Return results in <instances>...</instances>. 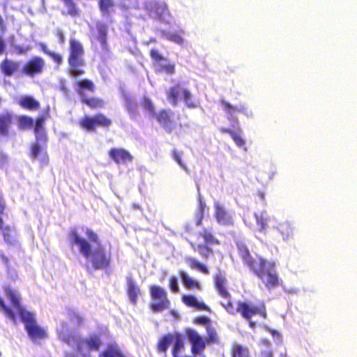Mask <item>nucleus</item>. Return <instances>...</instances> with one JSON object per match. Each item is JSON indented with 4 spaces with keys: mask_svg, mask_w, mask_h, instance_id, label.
<instances>
[{
    "mask_svg": "<svg viewBox=\"0 0 357 357\" xmlns=\"http://www.w3.org/2000/svg\"><path fill=\"white\" fill-rule=\"evenodd\" d=\"M75 90L79 95L80 101L91 110H100L105 107V101L100 97H88L86 92L93 93L96 91V86L93 82L89 79H79L75 82Z\"/></svg>",
    "mask_w": 357,
    "mask_h": 357,
    "instance_id": "obj_5",
    "label": "nucleus"
},
{
    "mask_svg": "<svg viewBox=\"0 0 357 357\" xmlns=\"http://www.w3.org/2000/svg\"><path fill=\"white\" fill-rule=\"evenodd\" d=\"M115 6L114 0H98V8L103 16H109Z\"/></svg>",
    "mask_w": 357,
    "mask_h": 357,
    "instance_id": "obj_38",
    "label": "nucleus"
},
{
    "mask_svg": "<svg viewBox=\"0 0 357 357\" xmlns=\"http://www.w3.org/2000/svg\"><path fill=\"white\" fill-rule=\"evenodd\" d=\"M248 321L249 322V326L252 328H255L256 323L255 321H252V319H250V321Z\"/></svg>",
    "mask_w": 357,
    "mask_h": 357,
    "instance_id": "obj_64",
    "label": "nucleus"
},
{
    "mask_svg": "<svg viewBox=\"0 0 357 357\" xmlns=\"http://www.w3.org/2000/svg\"><path fill=\"white\" fill-rule=\"evenodd\" d=\"M98 31V40L100 41L102 47L105 49L107 48V26L105 23L97 24Z\"/></svg>",
    "mask_w": 357,
    "mask_h": 357,
    "instance_id": "obj_40",
    "label": "nucleus"
},
{
    "mask_svg": "<svg viewBox=\"0 0 357 357\" xmlns=\"http://www.w3.org/2000/svg\"><path fill=\"white\" fill-rule=\"evenodd\" d=\"M238 252L243 262L264 284L268 289L280 285V278L275 262L268 261L261 256H251L248 248L243 243L237 245Z\"/></svg>",
    "mask_w": 357,
    "mask_h": 357,
    "instance_id": "obj_2",
    "label": "nucleus"
},
{
    "mask_svg": "<svg viewBox=\"0 0 357 357\" xmlns=\"http://www.w3.org/2000/svg\"><path fill=\"white\" fill-rule=\"evenodd\" d=\"M211 245L200 243L197 246L192 245L193 250L197 251L204 259H208L213 255V250L210 248Z\"/></svg>",
    "mask_w": 357,
    "mask_h": 357,
    "instance_id": "obj_42",
    "label": "nucleus"
},
{
    "mask_svg": "<svg viewBox=\"0 0 357 357\" xmlns=\"http://www.w3.org/2000/svg\"><path fill=\"white\" fill-rule=\"evenodd\" d=\"M275 228L285 241L289 240L294 236V228L287 220L278 222Z\"/></svg>",
    "mask_w": 357,
    "mask_h": 357,
    "instance_id": "obj_29",
    "label": "nucleus"
},
{
    "mask_svg": "<svg viewBox=\"0 0 357 357\" xmlns=\"http://www.w3.org/2000/svg\"><path fill=\"white\" fill-rule=\"evenodd\" d=\"M5 47H6L5 41L1 37H0V55L4 52Z\"/></svg>",
    "mask_w": 357,
    "mask_h": 357,
    "instance_id": "obj_60",
    "label": "nucleus"
},
{
    "mask_svg": "<svg viewBox=\"0 0 357 357\" xmlns=\"http://www.w3.org/2000/svg\"><path fill=\"white\" fill-rule=\"evenodd\" d=\"M194 323L197 324L204 325L206 327L211 324V320L206 316L197 317L194 319Z\"/></svg>",
    "mask_w": 357,
    "mask_h": 357,
    "instance_id": "obj_53",
    "label": "nucleus"
},
{
    "mask_svg": "<svg viewBox=\"0 0 357 357\" xmlns=\"http://www.w3.org/2000/svg\"><path fill=\"white\" fill-rule=\"evenodd\" d=\"M169 288L173 293H178L179 291V287L177 282V279L175 276H171L169 279Z\"/></svg>",
    "mask_w": 357,
    "mask_h": 357,
    "instance_id": "obj_51",
    "label": "nucleus"
},
{
    "mask_svg": "<svg viewBox=\"0 0 357 357\" xmlns=\"http://www.w3.org/2000/svg\"><path fill=\"white\" fill-rule=\"evenodd\" d=\"M142 106L154 118L158 112H156L154 104L149 98H144Z\"/></svg>",
    "mask_w": 357,
    "mask_h": 357,
    "instance_id": "obj_46",
    "label": "nucleus"
},
{
    "mask_svg": "<svg viewBox=\"0 0 357 357\" xmlns=\"http://www.w3.org/2000/svg\"><path fill=\"white\" fill-rule=\"evenodd\" d=\"M20 66L19 61L5 57L0 62V72L3 76L10 77L19 72Z\"/></svg>",
    "mask_w": 357,
    "mask_h": 357,
    "instance_id": "obj_19",
    "label": "nucleus"
},
{
    "mask_svg": "<svg viewBox=\"0 0 357 357\" xmlns=\"http://www.w3.org/2000/svg\"><path fill=\"white\" fill-rule=\"evenodd\" d=\"M0 307L3 309L6 315L9 317L10 319H12L13 321H15V315L13 311L6 306L4 303V301L3 299L0 297Z\"/></svg>",
    "mask_w": 357,
    "mask_h": 357,
    "instance_id": "obj_49",
    "label": "nucleus"
},
{
    "mask_svg": "<svg viewBox=\"0 0 357 357\" xmlns=\"http://www.w3.org/2000/svg\"><path fill=\"white\" fill-rule=\"evenodd\" d=\"M149 291L151 299L158 301L150 305V309L153 312H159L169 307L170 301L167 298V292L165 289L160 286L153 284L149 287Z\"/></svg>",
    "mask_w": 357,
    "mask_h": 357,
    "instance_id": "obj_8",
    "label": "nucleus"
},
{
    "mask_svg": "<svg viewBox=\"0 0 357 357\" xmlns=\"http://www.w3.org/2000/svg\"><path fill=\"white\" fill-rule=\"evenodd\" d=\"M88 241L79 236L76 230L71 231L73 243L78 245L79 252L91 264L94 270H107L111 267L110 252H107L98 235L92 229H86Z\"/></svg>",
    "mask_w": 357,
    "mask_h": 357,
    "instance_id": "obj_1",
    "label": "nucleus"
},
{
    "mask_svg": "<svg viewBox=\"0 0 357 357\" xmlns=\"http://www.w3.org/2000/svg\"><path fill=\"white\" fill-rule=\"evenodd\" d=\"M15 50L17 54H22L26 53L29 50V48H23L21 47H16Z\"/></svg>",
    "mask_w": 357,
    "mask_h": 357,
    "instance_id": "obj_61",
    "label": "nucleus"
},
{
    "mask_svg": "<svg viewBox=\"0 0 357 357\" xmlns=\"http://www.w3.org/2000/svg\"><path fill=\"white\" fill-rule=\"evenodd\" d=\"M174 333H169L162 335L156 344V350L158 353L166 354L168 347L173 343Z\"/></svg>",
    "mask_w": 357,
    "mask_h": 357,
    "instance_id": "obj_30",
    "label": "nucleus"
},
{
    "mask_svg": "<svg viewBox=\"0 0 357 357\" xmlns=\"http://www.w3.org/2000/svg\"><path fill=\"white\" fill-rule=\"evenodd\" d=\"M213 284L218 296L225 300V301H222L223 303H232L227 280L224 275L216 273L213 276Z\"/></svg>",
    "mask_w": 357,
    "mask_h": 357,
    "instance_id": "obj_14",
    "label": "nucleus"
},
{
    "mask_svg": "<svg viewBox=\"0 0 357 357\" xmlns=\"http://www.w3.org/2000/svg\"><path fill=\"white\" fill-rule=\"evenodd\" d=\"M256 222L260 231L266 229L267 225V218L262 213L255 214Z\"/></svg>",
    "mask_w": 357,
    "mask_h": 357,
    "instance_id": "obj_48",
    "label": "nucleus"
},
{
    "mask_svg": "<svg viewBox=\"0 0 357 357\" xmlns=\"http://www.w3.org/2000/svg\"><path fill=\"white\" fill-rule=\"evenodd\" d=\"M126 108L129 113L135 114L137 112V104L134 99H132L130 97H126Z\"/></svg>",
    "mask_w": 357,
    "mask_h": 357,
    "instance_id": "obj_47",
    "label": "nucleus"
},
{
    "mask_svg": "<svg viewBox=\"0 0 357 357\" xmlns=\"http://www.w3.org/2000/svg\"><path fill=\"white\" fill-rule=\"evenodd\" d=\"M47 56L53 60L57 66H59L63 63V58L59 53L52 51Z\"/></svg>",
    "mask_w": 357,
    "mask_h": 357,
    "instance_id": "obj_52",
    "label": "nucleus"
},
{
    "mask_svg": "<svg viewBox=\"0 0 357 357\" xmlns=\"http://www.w3.org/2000/svg\"><path fill=\"white\" fill-rule=\"evenodd\" d=\"M40 50H42V52L44 54H45L46 55H48L49 53H50L52 52L50 50H48L47 45L44 43H40Z\"/></svg>",
    "mask_w": 357,
    "mask_h": 357,
    "instance_id": "obj_59",
    "label": "nucleus"
},
{
    "mask_svg": "<svg viewBox=\"0 0 357 357\" xmlns=\"http://www.w3.org/2000/svg\"><path fill=\"white\" fill-rule=\"evenodd\" d=\"M5 292L7 298L10 301L13 307L17 310L20 317L22 312H28L22 307L20 304V296L17 292L10 287L6 288Z\"/></svg>",
    "mask_w": 357,
    "mask_h": 357,
    "instance_id": "obj_24",
    "label": "nucleus"
},
{
    "mask_svg": "<svg viewBox=\"0 0 357 357\" xmlns=\"http://www.w3.org/2000/svg\"><path fill=\"white\" fill-rule=\"evenodd\" d=\"M172 155L173 159L178 164V165L182 169L187 171V167L184 164V162L182 161V159H181V153H178L176 150L174 149L172 152Z\"/></svg>",
    "mask_w": 357,
    "mask_h": 357,
    "instance_id": "obj_50",
    "label": "nucleus"
},
{
    "mask_svg": "<svg viewBox=\"0 0 357 357\" xmlns=\"http://www.w3.org/2000/svg\"><path fill=\"white\" fill-rule=\"evenodd\" d=\"M1 259L3 260V263H4L5 264H6V265H8V263H9V259H8V258L6 256L1 255Z\"/></svg>",
    "mask_w": 357,
    "mask_h": 357,
    "instance_id": "obj_63",
    "label": "nucleus"
},
{
    "mask_svg": "<svg viewBox=\"0 0 357 357\" xmlns=\"http://www.w3.org/2000/svg\"><path fill=\"white\" fill-rule=\"evenodd\" d=\"M260 345L263 347L259 353V357H274L273 351L271 349V342L268 339H261Z\"/></svg>",
    "mask_w": 357,
    "mask_h": 357,
    "instance_id": "obj_41",
    "label": "nucleus"
},
{
    "mask_svg": "<svg viewBox=\"0 0 357 357\" xmlns=\"http://www.w3.org/2000/svg\"><path fill=\"white\" fill-rule=\"evenodd\" d=\"M18 126L20 130H29L33 127V120L31 117L26 115L18 116Z\"/></svg>",
    "mask_w": 357,
    "mask_h": 357,
    "instance_id": "obj_44",
    "label": "nucleus"
},
{
    "mask_svg": "<svg viewBox=\"0 0 357 357\" xmlns=\"http://www.w3.org/2000/svg\"><path fill=\"white\" fill-rule=\"evenodd\" d=\"M145 8L150 15L161 21L166 20L171 15L168 6L164 1H150L146 3Z\"/></svg>",
    "mask_w": 357,
    "mask_h": 357,
    "instance_id": "obj_12",
    "label": "nucleus"
},
{
    "mask_svg": "<svg viewBox=\"0 0 357 357\" xmlns=\"http://www.w3.org/2000/svg\"><path fill=\"white\" fill-rule=\"evenodd\" d=\"M231 357H251L249 349L244 345L234 343L230 349Z\"/></svg>",
    "mask_w": 357,
    "mask_h": 357,
    "instance_id": "obj_33",
    "label": "nucleus"
},
{
    "mask_svg": "<svg viewBox=\"0 0 357 357\" xmlns=\"http://www.w3.org/2000/svg\"><path fill=\"white\" fill-rule=\"evenodd\" d=\"M179 275L182 280L183 284L185 289H197L199 290L202 289V285L198 281L193 280L190 278L186 272L184 271H179Z\"/></svg>",
    "mask_w": 357,
    "mask_h": 357,
    "instance_id": "obj_32",
    "label": "nucleus"
},
{
    "mask_svg": "<svg viewBox=\"0 0 357 357\" xmlns=\"http://www.w3.org/2000/svg\"><path fill=\"white\" fill-rule=\"evenodd\" d=\"M174 345L172 350L173 357L180 356V353L184 349V342L182 334L180 333H174Z\"/></svg>",
    "mask_w": 357,
    "mask_h": 357,
    "instance_id": "obj_34",
    "label": "nucleus"
},
{
    "mask_svg": "<svg viewBox=\"0 0 357 357\" xmlns=\"http://www.w3.org/2000/svg\"><path fill=\"white\" fill-rule=\"evenodd\" d=\"M45 68V61L40 56H33L27 60L22 68L24 75L33 77L43 73Z\"/></svg>",
    "mask_w": 357,
    "mask_h": 357,
    "instance_id": "obj_11",
    "label": "nucleus"
},
{
    "mask_svg": "<svg viewBox=\"0 0 357 357\" xmlns=\"http://www.w3.org/2000/svg\"><path fill=\"white\" fill-rule=\"evenodd\" d=\"M69 317L71 321H75L77 324H81L83 322L82 316L75 312H71L69 314Z\"/></svg>",
    "mask_w": 357,
    "mask_h": 357,
    "instance_id": "obj_55",
    "label": "nucleus"
},
{
    "mask_svg": "<svg viewBox=\"0 0 357 357\" xmlns=\"http://www.w3.org/2000/svg\"><path fill=\"white\" fill-rule=\"evenodd\" d=\"M79 127L86 132H94L98 128L109 130L112 120L105 114L99 112L94 115H85L78 121Z\"/></svg>",
    "mask_w": 357,
    "mask_h": 357,
    "instance_id": "obj_7",
    "label": "nucleus"
},
{
    "mask_svg": "<svg viewBox=\"0 0 357 357\" xmlns=\"http://www.w3.org/2000/svg\"><path fill=\"white\" fill-rule=\"evenodd\" d=\"M6 208V205L3 199V196L0 192V215H3ZM0 230L2 231V235L4 241L8 244H13L15 242V231L10 225H4V221L0 217Z\"/></svg>",
    "mask_w": 357,
    "mask_h": 357,
    "instance_id": "obj_16",
    "label": "nucleus"
},
{
    "mask_svg": "<svg viewBox=\"0 0 357 357\" xmlns=\"http://www.w3.org/2000/svg\"><path fill=\"white\" fill-rule=\"evenodd\" d=\"M89 351H98L102 345V341L100 336L97 334H91L88 337L83 340Z\"/></svg>",
    "mask_w": 357,
    "mask_h": 357,
    "instance_id": "obj_31",
    "label": "nucleus"
},
{
    "mask_svg": "<svg viewBox=\"0 0 357 357\" xmlns=\"http://www.w3.org/2000/svg\"><path fill=\"white\" fill-rule=\"evenodd\" d=\"M185 261L187 263L189 268L192 270H197L203 274H209V270L204 264L199 262L198 260L191 257H186Z\"/></svg>",
    "mask_w": 357,
    "mask_h": 357,
    "instance_id": "obj_35",
    "label": "nucleus"
},
{
    "mask_svg": "<svg viewBox=\"0 0 357 357\" xmlns=\"http://www.w3.org/2000/svg\"><path fill=\"white\" fill-rule=\"evenodd\" d=\"M127 294L132 304L136 305L138 296L141 294L140 288L131 275L126 278Z\"/></svg>",
    "mask_w": 357,
    "mask_h": 357,
    "instance_id": "obj_22",
    "label": "nucleus"
},
{
    "mask_svg": "<svg viewBox=\"0 0 357 357\" xmlns=\"http://www.w3.org/2000/svg\"><path fill=\"white\" fill-rule=\"evenodd\" d=\"M269 333L272 335L273 337H277L279 340V341L282 340V335L279 331L274 329H269Z\"/></svg>",
    "mask_w": 357,
    "mask_h": 357,
    "instance_id": "obj_57",
    "label": "nucleus"
},
{
    "mask_svg": "<svg viewBox=\"0 0 357 357\" xmlns=\"http://www.w3.org/2000/svg\"><path fill=\"white\" fill-rule=\"evenodd\" d=\"M169 40L178 44H182L183 43V38L178 33H172L169 36Z\"/></svg>",
    "mask_w": 357,
    "mask_h": 357,
    "instance_id": "obj_54",
    "label": "nucleus"
},
{
    "mask_svg": "<svg viewBox=\"0 0 357 357\" xmlns=\"http://www.w3.org/2000/svg\"><path fill=\"white\" fill-rule=\"evenodd\" d=\"M220 305L229 314L231 315L239 314L246 321H250L254 316H259L264 319L267 318L266 306L263 301L256 304L249 301H238L236 303V307L234 306L233 303L220 302Z\"/></svg>",
    "mask_w": 357,
    "mask_h": 357,
    "instance_id": "obj_3",
    "label": "nucleus"
},
{
    "mask_svg": "<svg viewBox=\"0 0 357 357\" xmlns=\"http://www.w3.org/2000/svg\"><path fill=\"white\" fill-rule=\"evenodd\" d=\"M55 36L57 38L59 44L64 43L65 36H64L63 32L61 30H59V29L56 30V31L55 33Z\"/></svg>",
    "mask_w": 357,
    "mask_h": 357,
    "instance_id": "obj_56",
    "label": "nucleus"
},
{
    "mask_svg": "<svg viewBox=\"0 0 357 357\" xmlns=\"http://www.w3.org/2000/svg\"><path fill=\"white\" fill-rule=\"evenodd\" d=\"M181 84L178 83L166 91V96L168 101L173 106L177 105L178 102V98L181 94L183 95V91Z\"/></svg>",
    "mask_w": 357,
    "mask_h": 357,
    "instance_id": "obj_25",
    "label": "nucleus"
},
{
    "mask_svg": "<svg viewBox=\"0 0 357 357\" xmlns=\"http://www.w3.org/2000/svg\"><path fill=\"white\" fill-rule=\"evenodd\" d=\"M174 112L169 108H163L158 111L154 119L167 133H172L176 128V123L173 117Z\"/></svg>",
    "mask_w": 357,
    "mask_h": 357,
    "instance_id": "obj_13",
    "label": "nucleus"
},
{
    "mask_svg": "<svg viewBox=\"0 0 357 357\" xmlns=\"http://www.w3.org/2000/svg\"><path fill=\"white\" fill-rule=\"evenodd\" d=\"M15 121V115L13 112L6 111L0 114V139L10 135L12 125Z\"/></svg>",
    "mask_w": 357,
    "mask_h": 357,
    "instance_id": "obj_18",
    "label": "nucleus"
},
{
    "mask_svg": "<svg viewBox=\"0 0 357 357\" xmlns=\"http://www.w3.org/2000/svg\"><path fill=\"white\" fill-rule=\"evenodd\" d=\"M19 105L26 110L36 111L40 108V102L31 96H23L18 100Z\"/></svg>",
    "mask_w": 357,
    "mask_h": 357,
    "instance_id": "obj_26",
    "label": "nucleus"
},
{
    "mask_svg": "<svg viewBox=\"0 0 357 357\" xmlns=\"http://www.w3.org/2000/svg\"><path fill=\"white\" fill-rule=\"evenodd\" d=\"M185 335L191 344L190 351L193 356H201L206 346L205 338L193 328H186Z\"/></svg>",
    "mask_w": 357,
    "mask_h": 357,
    "instance_id": "obj_9",
    "label": "nucleus"
},
{
    "mask_svg": "<svg viewBox=\"0 0 357 357\" xmlns=\"http://www.w3.org/2000/svg\"><path fill=\"white\" fill-rule=\"evenodd\" d=\"M199 237H202L204 240V244L211 245H220V241L215 236L211 231L204 228L198 234Z\"/></svg>",
    "mask_w": 357,
    "mask_h": 357,
    "instance_id": "obj_36",
    "label": "nucleus"
},
{
    "mask_svg": "<svg viewBox=\"0 0 357 357\" xmlns=\"http://www.w3.org/2000/svg\"><path fill=\"white\" fill-rule=\"evenodd\" d=\"M214 215L217 222L222 225H230L233 224L231 216L220 203L215 204Z\"/></svg>",
    "mask_w": 357,
    "mask_h": 357,
    "instance_id": "obj_23",
    "label": "nucleus"
},
{
    "mask_svg": "<svg viewBox=\"0 0 357 357\" xmlns=\"http://www.w3.org/2000/svg\"><path fill=\"white\" fill-rule=\"evenodd\" d=\"M67 8V13H63V15H69L71 17H76L79 15V10L73 0H61Z\"/></svg>",
    "mask_w": 357,
    "mask_h": 357,
    "instance_id": "obj_43",
    "label": "nucleus"
},
{
    "mask_svg": "<svg viewBox=\"0 0 357 357\" xmlns=\"http://www.w3.org/2000/svg\"><path fill=\"white\" fill-rule=\"evenodd\" d=\"M47 144L36 139L30 146L29 156L32 160H38L40 166H47L49 163V155L47 151Z\"/></svg>",
    "mask_w": 357,
    "mask_h": 357,
    "instance_id": "obj_10",
    "label": "nucleus"
},
{
    "mask_svg": "<svg viewBox=\"0 0 357 357\" xmlns=\"http://www.w3.org/2000/svg\"><path fill=\"white\" fill-rule=\"evenodd\" d=\"M183 98L185 105L190 109H195L198 107L197 101L192 100V96L189 90L185 89L183 91Z\"/></svg>",
    "mask_w": 357,
    "mask_h": 357,
    "instance_id": "obj_45",
    "label": "nucleus"
},
{
    "mask_svg": "<svg viewBox=\"0 0 357 357\" xmlns=\"http://www.w3.org/2000/svg\"><path fill=\"white\" fill-rule=\"evenodd\" d=\"M6 31V26L5 24L4 20L0 14V31L1 33H4Z\"/></svg>",
    "mask_w": 357,
    "mask_h": 357,
    "instance_id": "obj_58",
    "label": "nucleus"
},
{
    "mask_svg": "<svg viewBox=\"0 0 357 357\" xmlns=\"http://www.w3.org/2000/svg\"><path fill=\"white\" fill-rule=\"evenodd\" d=\"M257 195L259 197L261 200L265 199V193L262 191H258Z\"/></svg>",
    "mask_w": 357,
    "mask_h": 357,
    "instance_id": "obj_62",
    "label": "nucleus"
},
{
    "mask_svg": "<svg viewBox=\"0 0 357 357\" xmlns=\"http://www.w3.org/2000/svg\"><path fill=\"white\" fill-rule=\"evenodd\" d=\"M220 131L224 134H229L234 140V142H235L236 146L239 147H243L245 146V142L238 132H235L234 130L229 128L225 127L220 128Z\"/></svg>",
    "mask_w": 357,
    "mask_h": 357,
    "instance_id": "obj_39",
    "label": "nucleus"
},
{
    "mask_svg": "<svg viewBox=\"0 0 357 357\" xmlns=\"http://www.w3.org/2000/svg\"><path fill=\"white\" fill-rule=\"evenodd\" d=\"M84 48L82 43L75 38H70L68 47V74L73 77H78L85 74Z\"/></svg>",
    "mask_w": 357,
    "mask_h": 357,
    "instance_id": "obj_4",
    "label": "nucleus"
},
{
    "mask_svg": "<svg viewBox=\"0 0 357 357\" xmlns=\"http://www.w3.org/2000/svg\"><path fill=\"white\" fill-rule=\"evenodd\" d=\"M150 56L156 63L158 64V71L160 73H165L168 75H172L175 73V64L173 63H167L165 64H161V61H167L164 56H162L158 50L152 49L150 50Z\"/></svg>",
    "mask_w": 357,
    "mask_h": 357,
    "instance_id": "obj_17",
    "label": "nucleus"
},
{
    "mask_svg": "<svg viewBox=\"0 0 357 357\" xmlns=\"http://www.w3.org/2000/svg\"><path fill=\"white\" fill-rule=\"evenodd\" d=\"M109 158L117 165H125L132 162L133 155L126 149L120 147L111 148L108 151Z\"/></svg>",
    "mask_w": 357,
    "mask_h": 357,
    "instance_id": "obj_15",
    "label": "nucleus"
},
{
    "mask_svg": "<svg viewBox=\"0 0 357 357\" xmlns=\"http://www.w3.org/2000/svg\"><path fill=\"white\" fill-rule=\"evenodd\" d=\"M206 336L205 337L206 342L208 345L219 344L220 342V337L215 328L211 325L206 326Z\"/></svg>",
    "mask_w": 357,
    "mask_h": 357,
    "instance_id": "obj_37",
    "label": "nucleus"
},
{
    "mask_svg": "<svg viewBox=\"0 0 357 357\" xmlns=\"http://www.w3.org/2000/svg\"><path fill=\"white\" fill-rule=\"evenodd\" d=\"M220 103L223 107L224 111L227 114V119L233 124L238 126V120L234 116V114L238 112H244L245 108L243 105H241L239 107L231 105L229 102L224 99L220 100Z\"/></svg>",
    "mask_w": 357,
    "mask_h": 357,
    "instance_id": "obj_20",
    "label": "nucleus"
},
{
    "mask_svg": "<svg viewBox=\"0 0 357 357\" xmlns=\"http://www.w3.org/2000/svg\"><path fill=\"white\" fill-rule=\"evenodd\" d=\"M21 321L24 324V328L30 340L33 342H39L48 337V333L45 328L39 326L35 315L31 312H22Z\"/></svg>",
    "mask_w": 357,
    "mask_h": 357,
    "instance_id": "obj_6",
    "label": "nucleus"
},
{
    "mask_svg": "<svg viewBox=\"0 0 357 357\" xmlns=\"http://www.w3.org/2000/svg\"><path fill=\"white\" fill-rule=\"evenodd\" d=\"M46 119V116L44 115L38 116L35 124L33 123V132L36 139L43 141L44 143L48 142L47 133L45 128Z\"/></svg>",
    "mask_w": 357,
    "mask_h": 357,
    "instance_id": "obj_21",
    "label": "nucleus"
},
{
    "mask_svg": "<svg viewBox=\"0 0 357 357\" xmlns=\"http://www.w3.org/2000/svg\"><path fill=\"white\" fill-rule=\"evenodd\" d=\"M98 357H126L116 342L107 344L106 349L98 354Z\"/></svg>",
    "mask_w": 357,
    "mask_h": 357,
    "instance_id": "obj_28",
    "label": "nucleus"
},
{
    "mask_svg": "<svg viewBox=\"0 0 357 357\" xmlns=\"http://www.w3.org/2000/svg\"><path fill=\"white\" fill-rule=\"evenodd\" d=\"M183 302L188 307H195L198 310L210 312V307L203 302H199L193 295H184Z\"/></svg>",
    "mask_w": 357,
    "mask_h": 357,
    "instance_id": "obj_27",
    "label": "nucleus"
}]
</instances>
